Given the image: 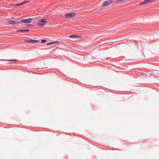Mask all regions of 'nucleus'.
Instances as JSON below:
<instances>
[{"instance_id":"obj_2","label":"nucleus","mask_w":159,"mask_h":159,"mask_svg":"<svg viewBox=\"0 0 159 159\" xmlns=\"http://www.w3.org/2000/svg\"><path fill=\"white\" fill-rule=\"evenodd\" d=\"M70 38L73 39H84V38L80 35H70L69 36Z\"/></svg>"},{"instance_id":"obj_1","label":"nucleus","mask_w":159,"mask_h":159,"mask_svg":"<svg viewBox=\"0 0 159 159\" xmlns=\"http://www.w3.org/2000/svg\"><path fill=\"white\" fill-rule=\"evenodd\" d=\"M46 22V21L44 19H42L38 21L37 25L40 26H43Z\"/></svg>"},{"instance_id":"obj_6","label":"nucleus","mask_w":159,"mask_h":159,"mask_svg":"<svg viewBox=\"0 0 159 159\" xmlns=\"http://www.w3.org/2000/svg\"><path fill=\"white\" fill-rule=\"evenodd\" d=\"M42 43H45L46 44L48 45H52L53 44L57 43L58 42V41H53L50 42L46 43V40H41Z\"/></svg>"},{"instance_id":"obj_14","label":"nucleus","mask_w":159,"mask_h":159,"mask_svg":"<svg viewBox=\"0 0 159 159\" xmlns=\"http://www.w3.org/2000/svg\"><path fill=\"white\" fill-rule=\"evenodd\" d=\"M27 26H31V25H30V24H29V25H27Z\"/></svg>"},{"instance_id":"obj_8","label":"nucleus","mask_w":159,"mask_h":159,"mask_svg":"<svg viewBox=\"0 0 159 159\" xmlns=\"http://www.w3.org/2000/svg\"><path fill=\"white\" fill-rule=\"evenodd\" d=\"M8 23L9 24H12V25H16L20 23V22L12 20H9L8 21Z\"/></svg>"},{"instance_id":"obj_7","label":"nucleus","mask_w":159,"mask_h":159,"mask_svg":"<svg viewBox=\"0 0 159 159\" xmlns=\"http://www.w3.org/2000/svg\"><path fill=\"white\" fill-rule=\"evenodd\" d=\"M113 2V0H110L107 1H105L103 3V6L105 7L107 5H110Z\"/></svg>"},{"instance_id":"obj_10","label":"nucleus","mask_w":159,"mask_h":159,"mask_svg":"<svg viewBox=\"0 0 159 159\" xmlns=\"http://www.w3.org/2000/svg\"><path fill=\"white\" fill-rule=\"evenodd\" d=\"M124 0H117L116 2L117 3H120L121 2L124 1Z\"/></svg>"},{"instance_id":"obj_4","label":"nucleus","mask_w":159,"mask_h":159,"mask_svg":"<svg viewBox=\"0 0 159 159\" xmlns=\"http://www.w3.org/2000/svg\"><path fill=\"white\" fill-rule=\"evenodd\" d=\"M25 43H30L31 45H34L35 44L38 43L39 41L38 40H26L25 41Z\"/></svg>"},{"instance_id":"obj_5","label":"nucleus","mask_w":159,"mask_h":159,"mask_svg":"<svg viewBox=\"0 0 159 159\" xmlns=\"http://www.w3.org/2000/svg\"><path fill=\"white\" fill-rule=\"evenodd\" d=\"M33 19L31 18L28 19H23L21 20V22L26 23H30L32 22Z\"/></svg>"},{"instance_id":"obj_13","label":"nucleus","mask_w":159,"mask_h":159,"mask_svg":"<svg viewBox=\"0 0 159 159\" xmlns=\"http://www.w3.org/2000/svg\"><path fill=\"white\" fill-rule=\"evenodd\" d=\"M16 61V60H8V61Z\"/></svg>"},{"instance_id":"obj_3","label":"nucleus","mask_w":159,"mask_h":159,"mask_svg":"<svg viewBox=\"0 0 159 159\" xmlns=\"http://www.w3.org/2000/svg\"><path fill=\"white\" fill-rule=\"evenodd\" d=\"M76 15V13L74 12H70L66 14L65 15V16L66 18H70L75 17Z\"/></svg>"},{"instance_id":"obj_12","label":"nucleus","mask_w":159,"mask_h":159,"mask_svg":"<svg viewBox=\"0 0 159 159\" xmlns=\"http://www.w3.org/2000/svg\"><path fill=\"white\" fill-rule=\"evenodd\" d=\"M145 3H144V1H143V2H141L140 3V5H142V4H144Z\"/></svg>"},{"instance_id":"obj_15","label":"nucleus","mask_w":159,"mask_h":159,"mask_svg":"<svg viewBox=\"0 0 159 159\" xmlns=\"http://www.w3.org/2000/svg\"><path fill=\"white\" fill-rule=\"evenodd\" d=\"M34 38H35L34 37L33 38H31V39H34Z\"/></svg>"},{"instance_id":"obj_11","label":"nucleus","mask_w":159,"mask_h":159,"mask_svg":"<svg viewBox=\"0 0 159 159\" xmlns=\"http://www.w3.org/2000/svg\"><path fill=\"white\" fill-rule=\"evenodd\" d=\"M19 31H29V30H27V29H26V30L23 29V30H19Z\"/></svg>"},{"instance_id":"obj_9","label":"nucleus","mask_w":159,"mask_h":159,"mask_svg":"<svg viewBox=\"0 0 159 159\" xmlns=\"http://www.w3.org/2000/svg\"><path fill=\"white\" fill-rule=\"evenodd\" d=\"M26 2H22V3H20V4H16L15 5V6H20V5H21L23 4H24L26 3Z\"/></svg>"}]
</instances>
